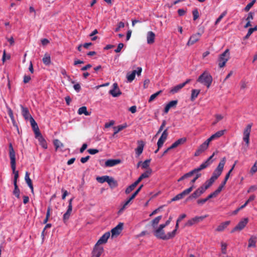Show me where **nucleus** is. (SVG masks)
Listing matches in <instances>:
<instances>
[{
  "mask_svg": "<svg viewBox=\"0 0 257 257\" xmlns=\"http://www.w3.org/2000/svg\"><path fill=\"white\" fill-rule=\"evenodd\" d=\"M9 156L11 160V168L14 174V184H17V179L19 177V172L16 170V155L15 152L13 147L12 143H10L9 146Z\"/></svg>",
  "mask_w": 257,
  "mask_h": 257,
  "instance_id": "obj_1",
  "label": "nucleus"
},
{
  "mask_svg": "<svg viewBox=\"0 0 257 257\" xmlns=\"http://www.w3.org/2000/svg\"><path fill=\"white\" fill-rule=\"evenodd\" d=\"M164 225L160 224L158 228L154 231V235L158 238L163 240H168L174 237V231L165 234Z\"/></svg>",
  "mask_w": 257,
  "mask_h": 257,
  "instance_id": "obj_2",
  "label": "nucleus"
},
{
  "mask_svg": "<svg viewBox=\"0 0 257 257\" xmlns=\"http://www.w3.org/2000/svg\"><path fill=\"white\" fill-rule=\"evenodd\" d=\"M197 81L206 86L208 88L212 83V77L208 71H205L199 76Z\"/></svg>",
  "mask_w": 257,
  "mask_h": 257,
  "instance_id": "obj_3",
  "label": "nucleus"
},
{
  "mask_svg": "<svg viewBox=\"0 0 257 257\" xmlns=\"http://www.w3.org/2000/svg\"><path fill=\"white\" fill-rule=\"evenodd\" d=\"M229 50L226 49L225 51L219 56L218 66L220 68H222L225 66L226 62L229 59Z\"/></svg>",
  "mask_w": 257,
  "mask_h": 257,
  "instance_id": "obj_4",
  "label": "nucleus"
},
{
  "mask_svg": "<svg viewBox=\"0 0 257 257\" xmlns=\"http://www.w3.org/2000/svg\"><path fill=\"white\" fill-rule=\"evenodd\" d=\"M215 153H213V154L210 157H209L205 162L201 164L199 167L195 168L193 170H191V171L193 175H194L195 173H199L202 170L206 168L207 167H208L212 163L213 161L211 160V159H212Z\"/></svg>",
  "mask_w": 257,
  "mask_h": 257,
  "instance_id": "obj_5",
  "label": "nucleus"
},
{
  "mask_svg": "<svg viewBox=\"0 0 257 257\" xmlns=\"http://www.w3.org/2000/svg\"><path fill=\"white\" fill-rule=\"evenodd\" d=\"M226 162L225 157H223L220 161L218 166L214 171L212 176L217 179L221 174Z\"/></svg>",
  "mask_w": 257,
  "mask_h": 257,
  "instance_id": "obj_6",
  "label": "nucleus"
},
{
  "mask_svg": "<svg viewBox=\"0 0 257 257\" xmlns=\"http://www.w3.org/2000/svg\"><path fill=\"white\" fill-rule=\"evenodd\" d=\"M193 189V186H191L189 188L184 190L183 192L177 194L174 197H173L171 199L170 202L178 201L183 199L185 196L188 195L192 191Z\"/></svg>",
  "mask_w": 257,
  "mask_h": 257,
  "instance_id": "obj_7",
  "label": "nucleus"
},
{
  "mask_svg": "<svg viewBox=\"0 0 257 257\" xmlns=\"http://www.w3.org/2000/svg\"><path fill=\"white\" fill-rule=\"evenodd\" d=\"M251 124H247L243 132V140L245 142L247 146H248L249 143V136L251 132Z\"/></svg>",
  "mask_w": 257,
  "mask_h": 257,
  "instance_id": "obj_8",
  "label": "nucleus"
},
{
  "mask_svg": "<svg viewBox=\"0 0 257 257\" xmlns=\"http://www.w3.org/2000/svg\"><path fill=\"white\" fill-rule=\"evenodd\" d=\"M248 219L247 218H244L240 220L237 225L231 230V232L232 233L235 231H240L243 229L248 223Z\"/></svg>",
  "mask_w": 257,
  "mask_h": 257,
  "instance_id": "obj_9",
  "label": "nucleus"
},
{
  "mask_svg": "<svg viewBox=\"0 0 257 257\" xmlns=\"http://www.w3.org/2000/svg\"><path fill=\"white\" fill-rule=\"evenodd\" d=\"M142 71L141 67H138L137 70H135L132 71L131 74L127 73L126 78L130 82L133 81L135 78L136 75L137 74L138 76L140 75Z\"/></svg>",
  "mask_w": 257,
  "mask_h": 257,
  "instance_id": "obj_10",
  "label": "nucleus"
},
{
  "mask_svg": "<svg viewBox=\"0 0 257 257\" xmlns=\"http://www.w3.org/2000/svg\"><path fill=\"white\" fill-rule=\"evenodd\" d=\"M209 142H207V140L201 144L196 151L194 154L195 156H198L203 152H204L208 147Z\"/></svg>",
  "mask_w": 257,
  "mask_h": 257,
  "instance_id": "obj_11",
  "label": "nucleus"
},
{
  "mask_svg": "<svg viewBox=\"0 0 257 257\" xmlns=\"http://www.w3.org/2000/svg\"><path fill=\"white\" fill-rule=\"evenodd\" d=\"M123 223L120 222L111 230L112 237L118 235L123 229Z\"/></svg>",
  "mask_w": 257,
  "mask_h": 257,
  "instance_id": "obj_12",
  "label": "nucleus"
},
{
  "mask_svg": "<svg viewBox=\"0 0 257 257\" xmlns=\"http://www.w3.org/2000/svg\"><path fill=\"white\" fill-rule=\"evenodd\" d=\"M168 136V128H166L163 131L161 136L157 142V146H159V148H161L163 146L164 142L166 141L167 138Z\"/></svg>",
  "mask_w": 257,
  "mask_h": 257,
  "instance_id": "obj_13",
  "label": "nucleus"
},
{
  "mask_svg": "<svg viewBox=\"0 0 257 257\" xmlns=\"http://www.w3.org/2000/svg\"><path fill=\"white\" fill-rule=\"evenodd\" d=\"M201 36V34L197 33L196 34L192 35L189 38L187 45L188 46H191L197 42L200 39Z\"/></svg>",
  "mask_w": 257,
  "mask_h": 257,
  "instance_id": "obj_14",
  "label": "nucleus"
},
{
  "mask_svg": "<svg viewBox=\"0 0 257 257\" xmlns=\"http://www.w3.org/2000/svg\"><path fill=\"white\" fill-rule=\"evenodd\" d=\"M204 192H205L204 191L203 189L201 188V187H200L195 191H194L190 196H189L187 200H189L192 199H196L200 197Z\"/></svg>",
  "mask_w": 257,
  "mask_h": 257,
  "instance_id": "obj_15",
  "label": "nucleus"
},
{
  "mask_svg": "<svg viewBox=\"0 0 257 257\" xmlns=\"http://www.w3.org/2000/svg\"><path fill=\"white\" fill-rule=\"evenodd\" d=\"M113 89L109 90V93L113 97H117L119 96L121 92L120 91L118 85L116 83H114L113 84Z\"/></svg>",
  "mask_w": 257,
  "mask_h": 257,
  "instance_id": "obj_16",
  "label": "nucleus"
},
{
  "mask_svg": "<svg viewBox=\"0 0 257 257\" xmlns=\"http://www.w3.org/2000/svg\"><path fill=\"white\" fill-rule=\"evenodd\" d=\"M103 251V247L98 245L97 244H95L92 251V255L91 257H99Z\"/></svg>",
  "mask_w": 257,
  "mask_h": 257,
  "instance_id": "obj_17",
  "label": "nucleus"
},
{
  "mask_svg": "<svg viewBox=\"0 0 257 257\" xmlns=\"http://www.w3.org/2000/svg\"><path fill=\"white\" fill-rule=\"evenodd\" d=\"M121 162L119 159H109L105 162V166L106 167H111L119 164Z\"/></svg>",
  "mask_w": 257,
  "mask_h": 257,
  "instance_id": "obj_18",
  "label": "nucleus"
},
{
  "mask_svg": "<svg viewBox=\"0 0 257 257\" xmlns=\"http://www.w3.org/2000/svg\"><path fill=\"white\" fill-rule=\"evenodd\" d=\"M178 103L177 100H172L170 101L165 106L164 108V112L167 113L170 109L172 108H175Z\"/></svg>",
  "mask_w": 257,
  "mask_h": 257,
  "instance_id": "obj_19",
  "label": "nucleus"
},
{
  "mask_svg": "<svg viewBox=\"0 0 257 257\" xmlns=\"http://www.w3.org/2000/svg\"><path fill=\"white\" fill-rule=\"evenodd\" d=\"M110 236V232H105L97 241L96 244L99 245L100 244L105 243L108 239Z\"/></svg>",
  "mask_w": 257,
  "mask_h": 257,
  "instance_id": "obj_20",
  "label": "nucleus"
},
{
  "mask_svg": "<svg viewBox=\"0 0 257 257\" xmlns=\"http://www.w3.org/2000/svg\"><path fill=\"white\" fill-rule=\"evenodd\" d=\"M224 132H225V130H221V131L217 132L216 133L212 135L210 138H209L207 139V142L210 143L211 141H212L214 140L218 139L219 138H220V137H221L223 135Z\"/></svg>",
  "mask_w": 257,
  "mask_h": 257,
  "instance_id": "obj_21",
  "label": "nucleus"
},
{
  "mask_svg": "<svg viewBox=\"0 0 257 257\" xmlns=\"http://www.w3.org/2000/svg\"><path fill=\"white\" fill-rule=\"evenodd\" d=\"M155 34L152 31H149L147 34V41L148 44H152L155 42Z\"/></svg>",
  "mask_w": 257,
  "mask_h": 257,
  "instance_id": "obj_22",
  "label": "nucleus"
},
{
  "mask_svg": "<svg viewBox=\"0 0 257 257\" xmlns=\"http://www.w3.org/2000/svg\"><path fill=\"white\" fill-rule=\"evenodd\" d=\"M138 144L139 146L136 149L135 151L136 155L139 157L143 153L145 144L144 142L142 141H138Z\"/></svg>",
  "mask_w": 257,
  "mask_h": 257,
  "instance_id": "obj_23",
  "label": "nucleus"
},
{
  "mask_svg": "<svg viewBox=\"0 0 257 257\" xmlns=\"http://www.w3.org/2000/svg\"><path fill=\"white\" fill-rule=\"evenodd\" d=\"M248 247H255L257 241V235H251L249 238Z\"/></svg>",
  "mask_w": 257,
  "mask_h": 257,
  "instance_id": "obj_24",
  "label": "nucleus"
},
{
  "mask_svg": "<svg viewBox=\"0 0 257 257\" xmlns=\"http://www.w3.org/2000/svg\"><path fill=\"white\" fill-rule=\"evenodd\" d=\"M22 108V113L25 119H31V117H32L30 114L28 109L27 107H24L23 106L21 105Z\"/></svg>",
  "mask_w": 257,
  "mask_h": 257,
  "instance_id": "obj_25",
  "label": "nucleus"
},
{
  "mask_svg": "<svg viewBox=\"0 0 257 257\" xmlns=\"http://www.w3.org/2000/svg\"><path fill=\"white\" fill-rule=\"evenodd\" d=\"M30 174L28 172H26L25 176V180L28 186L31 190L32 192L34 191V188L31 179L30 178Z\"/></svg>",
  "mask_w": 257,
  "mask_h": 257,
  "instance_id": "obj_26",
  "label": "nucleus"
},
{
  "mask_svg": "<svg viewBox=\"0 0 257 257\" xmlns=\"http://www.w3.org/2000/svg\"><path fill=\"white\" fill-rule=\"evenodd\" d=\"M229 221H227L221 223L218 227L216 228V231L218 232H221L223 231L225 228L227 227V226L230 224Z\"/></svg>",
  "mask_w": 257,
  "mask_h": 257,
  "instance_id": "obj_27",
  "label": "nucleus"
},
{
  "mask_svg": "<svg viewBox=\"0 0 257 257\" xmlns=\"http://www.w3.org/2000/svg\"><path fill=\"white\" fill-rule=\"evenodd\" d=\"M186 138H182L181 139H179L172 144V145L171 146V148H172L173 149H174V148L177 147L180 145L184 144V143L186 142Z\"/></svg>",
  "mask_w": 257,
  "mask_h": 257,
  "instance_id": "obj_28",
  "label": "nucleus"
},
{
  "mask_svg": "<svg viewBox=\"0 0 257 257\" xmlns=\"http://www.w3.org/2000/svg\"><path fill=\"white\" fill-rule=\"evenodd\" d=\"M107 183L112 189L116 188L118 186L117 182L111 177H109Z\"/></svg>",
  "mask_w": 257,
  "mask_h": 257,
  "instance_id": "obj_29",
  "label": "nucleus"
},
{
  "mask_svg": "<svg viewBox=\"0 0 257 257\" xmlns=\"http://www.w3.org/2000/svg\"><path fill=\"white\" fill-rule=\"evenodd\" d=\"M78 113L80 115L84 114L85 115H89L90 113L87 111L86 106H82L80 107L78 110Z\"/></svg>",
  "mask_w": 257,
  "mask_h": 257,
  "instance_id": "obj_30",
  "label": "nucleus"
},
{
  "mask_svg": "<svg viewBox=\"0 0 257 257\" xmlns=\"http://www.w3.org/2000/svg\"><path fill=\"white\" fill-rule=\"evenodd\" d=\"M200 92V90L192 89V93H191V100L194 101L197 97Z\"/></svg>",
  "mask_w": 257,
  "mask_h": 257,
  "instance_id": "obj_31",
  "label": "nucleus"
},
{
  "mask_svg": "<svg viewBox=\"0 0 257 257\" xmlns=\"http://www.w3.org/2000/svg\"><path fill=\"white\" fill-rule=\"evenodd\" d=\"M109 178V176H103L101 177H97L96 179L97 182H98L100 183H103L104 182H107Z\"/></svg>",
  "mask_w": 257,
  "mask_h": 257,
  "instance_id": "obj_32",
  "label": "nucleus"
},
{
  "mask_svg": "<svg viewBox=\"0 0 257 257\" xmlns=\"http://www.w3.org/2000/svg\"><path fill=\"white\" fill-rule=\"evenodd\" d=\"M162 216H158L155 218L152 221H151V225L153 226V228H155L156 226L159 223L160 220L162 219Z\"/></svg>",
  "mask_w": 257,
  "mask_h": 257,
  "instance_id": "obj_33",
  "label": "nucleus"
},
{
  "mask_svg": "<svg viewBox=\"0 0 257 257\" xmlns=\"http://www.w3.org/2000/svg\"><path fill=\"white\" fill-rule=\"evenodd\" d=\"M42 61L45 65H49L51 63V58L50 55L47 54H45Z\"/></svg>",
  "mask_w": 257,
  "mask_h": 257,
  "instance_id": "obj_34",
  "label": "nucleus"
},
{
  "mask_svg": "<svg viewBox=\"0 0 257 257\" xmlns=\"http://www.w3.org/2000/svg\"><path fill=\"white\" fill-rule=\"evenodd\" d=\"M183 87L182 83L177 85L176 86L173 87L170 90V92L173 94L176 93L178 92L180 89H181Z\"/></svg>",
  "mask_w": 257,
  "mask_h": 257,
  "instance_id": "obj_35",
  "label": "nucleus"
},
{
  "mask_svg": "<svg viewBox=\"0 0 257 257\" xmlns=\"http://www.w3.org/2000/svg\"><path fill=\"white\" fill-rule=\"evenodd\" d=\"M38 140L40 145L44 149L47 148V144L46 140L43 138V137H39V138L37 139Z\"/></svg>",
  "mask_w": 257,
  "mask_h": 257,
  "instance_id": "obj_36",
  "label": "nucleus"
},
{
  "mask_svg": "<svg viewBox=\"0 0 257 257\" xmlns=\"http://www.w3.org/2000/svg\"><path fill=\"white\" fill-rule=\"evenodd\" d=\"M134 199L133 198H132V197L131 196L130 197H129L127 200L124 203V204H123L122 207L119 209V211H118V213H120L121 212H122L124 209L126 207L127 205L130 203V202L133 200Z\"/></svg>",
  "mask_w": 257,
  "mask_h": 257,
  "instance_id": "obj_37",
  "label": "nucleus"
},
{
  "mask_svg": "<svg viewBox=\"0 0 257 257\" xmlns=\"http://www.w3.org/2000/svg\"><path fill=\"white\" fill-rule=\"evenodd\" d=\"M30 122L31 123V125L32 127L34 130H37V128H39L37 123L35 121V119L33 118V117H31V119H30Z\"/></svg>",
  "mask_w": 257,
  "mask_h": 257,
  "instance_id": "obj_38",
  "label": "nucleus"
},
{
  "mask_svg": "<svg viewBox=\"0 0 257 257\" xmlns=\"http://www.w3.org/2000/svg\"><path fill=\"white\" fill-rule=\"evenodd\" d=\"M137 186H136L134 183H133L131 185L128 186L125 190V193L126 194H130L133 190H134V189Z\"/></svg>",
  "mask_w": 257,
  "mask_h": 257,
  "instance_id": "obj_39",
  "label": "nucleus"
},
{
  "mask_svg": "<svg viewBox=\"0 0 257 257\" xmlns=\"http://www.w3.org/2000/svg\"><path fill=\"white\" fill-rule=\"evenodd\" d=\"M14 185L15 188H14V190L13 191V194H14V195H15V196L17 198H20V189H19L17 184H14Z\"/></svg>",
  "mask_w": 257,
  "mask_h": 257,
  "instance_id": "obj_40",
  "label": "nucleus"
},
{
  "mask_svg": "<svg viewBox=\"0 0 257 257\" xmlns=\"http://www.w3.org/2000/svg\"><path fill=\"white\" fill-rule=\"evenodd\" d=\"M73 199V198H71L69 200V204H68V208H67V211L65 212V213H67L69 215L71 214L72 210V202Z\"/></svg>",
  "mask_w": 257,
  "mask_h": 257,
  "instance_id": "obj_41",
  "label": "nucleus"
},
{
  "mask_svg": "<svg viewBox=\"0 0 257 257\" xmlns=\"http://www.w3.org/2000/svg\"><path fill=\"white\" fill-rule=\"evenodd\" d=\"M151 173L152 170L151 169H149L148 170H147L145 172L142 174L140 176L143 179H144L145 178H148L151 175Z\"/></svg>",
  "mask_w": 257,
  "mask_h": 257,
  "instance_id": "obj_42",
  "label": "nucleus"
},
{
  "mask_svg": "<svg viewBox=\"0 0 257 257\" xmlns=\"http://www.w3.org/2000/svg\"><path fill=\"white\" fill-rule=\"evenodd\" d=\"M207 217V215L201 216H195L192 218L195 223L202 221L204 219Z\"/></svg>",
  "mask_w": 257,
  "mask_h": 257,
  "instance_id": "obj_43",
  "label": "nucleus"
},
{
  "mask_svg": "<svg viewBox=\"0 0 257 257\" xmlns=\"http://www.w3.org/2000/svg\"><path fill=\"white\" fill-rule=\"evenodd\" d=\"M193 175L192 173L191 172V171H190L188 173H186L185 174H184L183 176H182L181 178H180L178 180V182H180V181H181L183 180H184L186 178H189V177H191Z\"/></svg>",
  "mask_w": 257,
  "mask_h": 257,
  "instance_id": "obj_44",
  "label": "nucleus"
},
{
  "mask_svg": "<svg viewBox=\"0 0 257 257\" xmlns=\"http://www.w3.org/2000/svg\"><path fill=\"white\" fill-rule=\"evenodd\" d=\"M161 92H162V91L160 90V91L156 92L155 93H154L152 95H151L149 99V102H151L152 101H153Z\"/></svg>",
  "mask_w": 257,
  "mask_h": 257,
  "instance_id": "obj_45",
  "label": "nucleus"
},
{
  "mask_svg": "<svg viewBox=\"0 0 257 257\" xmlns=\"http://www.w3.org/2000/svg\"><path fill=\"white\" fill-rule=\"evenodd\" d=\"M212 184H211L208 180H207L203 185L200 186L201 188L203 189L204 192L209 188Z\"/></svg>",
  "mask_w": 257,
  "mask_h": 257,
  "instance_id": "obj_46",
  "label": "nucleus"
},
{
  "mask_svg": "<svg viewBox=\"0 0 257 257\" xmlns=\"http://www.w3.org/2000/svg\"><path fill=\"white\" fill-rule=\"evenodd\" d=\"M54 145L56 149L59 148L63 147V144L59 140H55L54 141Z\"/></svg>",
  "mask_w": 257,
  "mask_h": 257,
  "instance_id": "obj_47",
  "label": "nucleus"
},
{
  "mask_svg": "<svg viewBox=\"0 0 257 257\" xmlns=\"http://www.w3.org/2000/svg\"><path fill=\"white\" fill-rule=\"evenodd\" d=\"M194 174L195 175V176L194 177V178L190 182V184H191L192 186H194L193 184L201 176V174L199 173L198 172V173H195Z\"/></svg>",
  "mask_w": 257,
  "mask_h": 257,
  "instance_id": "obj_48",
  "label": "nucleus"
},
{
  "mask_svg": "<svg viewBox=\"0 0 257 257\" xmlns=\"http://www.w3.org/2000/svg\"><path fill=\"white\" fill-rule=\"evenodd\" d=\"M255 0H252V1L251 2L248 4L244 9V11L248 12L250 9V8L252 7V6L255 3Z\"/></svg>",
  "mask_w": 257,
  "mask_h": 257,
  "instance_id": "obj_49",
  "label": "nucleus"
},
{
  "mask_svg": "<svg viewBox=\"0 0 257 257\" xmlns=\"http://www.w3.org/2000/svg\"><path fill=\"white\" fill-rule=\"evenodd\" d=\"M221 252L223 254L226 253V248H227V244L224 242H221Z\"/></svg>",
  "mask_w": 257,
  "mask_h": 257,
  "instance_id": "obj_50",
  "label": "nucleus"
},
{
  "mask_svg": "<svg viewBox=\"0 0 257 257\" xmlns=\"http://www.w3.org/2000/svg\"><path fill=\"white\" fill-rule=\"evenodd\" d=\"M256 172H257V162H255L254 165L251 168V169L250 170V173L251 175H253Z\"/></svg>",
  "mask_w": 257,
  "mask_h": 257,
  "instance_id": "obj_51",
  "label": "nucleus"
},
{
  "mask_svg": "<svg viewBox=\"0 0 257 257\" xmlns=\"http://www.w3.org/2000/svg\"><path fill=\"white\" fill-rule=\"evenodd\" d=\"M151 162V159H148L145 160L142 164V167L143 169H147L149 166L150 163Z\"/></svg>",
  "mask_w": 257,
  "mask_h": 257,
  "instance_id": "obj_52",
  "label": "nucleus"
},
{
  "mask_svg": "<svg viewBox=\"0 0 257 257\" xmlns=\"http://www.w3.org/2000/svg\"><path fill=\"white\" fill-rule=\"evenodd\" d=\"M192 14H193V20L194 21H195L196 20H197L199 17V12L197 9H195V10H194L193 11Z\"/></svg>",
  "mask_w": 257,
  "mask_h": 257,
  "instance_id": "obj_53",
  "label": "nucleus"
},
{
  "mask_svg": "<svg viewBox=\"0 0 257 257\" xmlns=\"http://www.w3.org/2000/svg\"><path fill=\"white\" fill-rule=\"evenodd\" d=\"M226 14V12H223V13H222L216 20V21L215 22V25L218 24L220 22V21L222 20V19L225 16Z\"/></svg>",
  "mask_w": 257,
  "mask_h": 257,
  "instance_id": "obj_54",
  "label": "nucleus"
},
{
  "mask_svg": "<svg viewBox=\"0 0 257 257\" xmlns=\"http://www.w3.org/2000/svg\"><path fill=\"white\" fill-rule=\"evenodd\" d=\"M10 55H8L7 56L6 52L5 50H4L3 52V58H2V61H3V63H4L7 59L9 60V59H10Z\"/></svg>",
  "mask_w": 257,
  "mask_h": 257,
  "instance_id": "obj_55",
  "label": "nucleus"
},
{
  "mask_svg": "<svg viewBox=\"0 0 257 257\" xmlns=\"http://www.w3.org/2000/svg\"><path fill=\"white\" fill-rule=\"evenodd\" d=\"M124 45L123 43H119L118 44L117 48L114 50L115 52L116 53H119L121 51V50L123 47Z\"/></svg>",
  "mask_w": 257,
  "mask_h": 257,
  "instance_id": "obj_56",
  "label": "nucleus"
},
{
  "mask_svg": "<svg viewBox=\"0 0 257 257\" xmlns=\"http://www.w3.org/2000/svg\"><path fill=\"white\" fill-rule=\"evenodd\" d=\"M34 132L35 133V138L37 139L39 138V137H42V135L40 132L39 128H37V130H34Z\"/></svg>",
  "mask_w": 257,
  "mask_h": 257,
  "instance_id": "obj_57",
  "label": "nucleus"
},
{
  "mask_svg": "<svg viewBox=\"0 0 257 257\" xmlns=\"http://www.w3.org/2000/svg\"><path fill=\"white\" fill-rule=\"evenodd\" d=\"M253 16H254V13H253L249 12L248 14L247 17L246 19V21H249L251 22V20H252L253 19Z\"/></svg>",
  "mask_w": 257,
  "mask_h": 257,
  "instance_id": "obj_58",
  "label": "nucleus"
},
{
  "mask_svg": "<svg viewBox=\"0 0 257 257\" xmlns=\"http://www.w3.org/2000/svg\"><path fill=\"white\" fill-rule=\"evenodd\" d=\"M87 152L91 155H94L99 152L98 150L95 149H89L87 150Z\"/></svg>",
  "mask_w": 257,
  "mask_h": 257,
  "instance_id": "obj_59",
  "label": "nucleus"
},
{
  "mask_svg": "<svg viewBox=\"0 0 257 257\" xmlns=\"http://www.w3.org/2000/svg\"><path fill=\"white\" fill-rule=\"evenodd\" d=\"M124 27V23L122 22H120L118 24V26L117 28H115V32H118L119 31L120 29V28H122Z\"/></svg>",
  "mask_w": 257,
  "mask_h": 257,
  "instance_id": "obj_60",
  "label": "nucleus"
},
{
  "mask_svg": "<svg viewBox=\"0 0 257 257\" xmlns=\"http://www.w3.org/2000/svg\"><path fill=\"white\" fill-rule=\"evenodd\" d=\"M166 121L165 120H163V122H162V123L161 124V125L160 126L157 133V135H158L159 133H160L163 130L164 126H165L166 125Z\"/></svg>",
  "mask_w": 257,
  "mask_h": 257,
  "instance_id": "obj_61",
  "label": "nucleus"
},
{
  "mask_svg": "<svg viewBox=\"0 0 257 257\" xmlns=\"http://www.w3.org/2000/svg\"><path fill=\"white\" fill-rule=\"evenodd\" d=\"M224 186V185L221 184L218 188L214 191L215 193L217 195L222 191Z\"/></svg>",
  "mask_w": 257,
  "mask_h": 257,
  "instance_id": "obj_62",
  "label": "nucleus"
},
{
  "mask_svg": "<svg viewBox=\"0 0 257 257\" xmlns=\"http://www.w3.org/2000/svg\"><path fill=\"white\" fill-rule=\"evenodd\" d=\"M230 172H228L227 173V174L226 175L225 177V178L223 180V181L221 183V184L223 185H224L226 184V182L228 180V178H229V176H230Z\"/></svg>",
  "mask_w": 257,
  "mask_h": 257,
  "instance_id": "obj_63",
  "label": "nucleus"
},
{
  "mask_svg": "<svg viewBox=\"0 0 257 257\" xmlns=\"http://www.w3.org/2000/svg\"><path fill=\"white\" fill-rule=\"evenodd\" d=\"M31 80V77L30 76H29V75H25L24 76V80H23V82L24 83H28L30 80Z\"/></svg>",
  "mask_w": 257,
  "mask_h": 257,
  "instance_id": "obj_64",
  "label": "nucleus"
}]
</instances>
